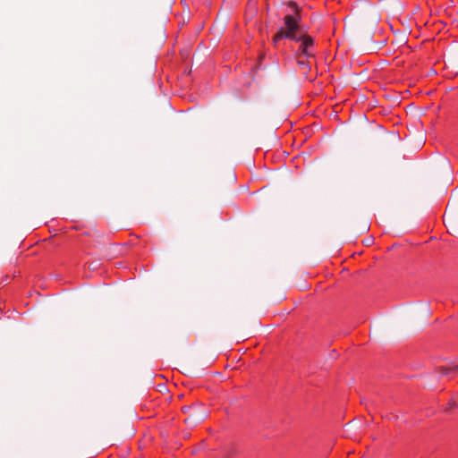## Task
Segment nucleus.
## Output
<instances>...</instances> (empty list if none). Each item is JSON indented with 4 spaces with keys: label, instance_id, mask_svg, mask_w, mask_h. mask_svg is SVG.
<instances>
[{
    "label": "nucleus",
    "instance_id": "obj_1",
    "mask_svg": "<svg viewBox=\"0 0 458 458\" xmlns=\"http://www.w3.org/2000/svg\"><path fill=\"white\" fill-rule=\"evenodd\" d=\"M288 7L291 8L294 13L284 16V27L281 28L274 36L273 43L276 45L280 39L289 38L294 41H301L304 47L309 49L313 45V38L308 36L299 24L301 20L299 7L295 2H290Z\"/></svg>",
    "mask_w": 458,
    "mask_h": 458
},
{
    "label": "nucleus",
    "instance_id": "obj_2",
    "mask_svg": "<svg viewBox=\"0 0 458 458\" xmlns=\"http://www.w3.org/2000/svg\"><path fill=\"white\" fill-rule=\"evenodd\" d=\"M377 13H368L355 20L350 21L348 30L351 35L358 40L369 41L372 39L378 22Z\"/></svg>",
    "mask_w": 458,
    "mask_h": 458
},
{
    "label": "nucleus",
    "instance_id": "obj_3",
    "mask_svg": "<svg viewBox=\"0 0 458 458\" xmlns=\"http://www.w3.org/2000/svg\"><path fill=\"white\" fill-rule=\"evenodd\" d=\"M445 226L453 233H458V216L453 212H446L444 216Z\"/></svg>",
    "mask_w": 458,
    "mask_h": 458
},
{
    "label": "nucleus",
    "instance_id": "obj_4",
    "mask_svg": "<svg viewBox=\"0 0 458 458\" xmlns=\"http://www.w3.org/2000/svg\"><path fill=\"white\" fill-rule=\"evenodd\" d=\"M207 417H208V412L206 411H203L201 412H194L191 415H190L185 420V421L188 424L194 426V425L203 421Z\"/></svg>",
    "mask_w": 458,
    "mask_h": 458
},
{
    "label": "nucleus",
    "instance_id": "obj_5",
    "mask_svg": "<svg viewBox=\"0 0 458 458\" xmlns=\"http://www.w3.org/2000/svg\"><path fill=\"white\" fill-rule=\"evenodd\" d=\"M439 372H440L441 376H449L451 374H457L458 373V366L441 367L439 369Z\"/></svg>",
    "mask_w": 458,
    "mask_h": 458
},
{
    "label": "nucleus",
    "instance_id": "obj_6",
    "mask_svg": "<svg viewBox=\"0 0 458 458\" xmlns=\"http://www.w3.org/2000/svg\"><path fill=\"white\" fill-rule=\"evenodd\" d=\"M299 51L302 54V55H308V48L304 47V45L301 43V46H300V49Z\"/></svg>",
    "mask_w": 458,
    "mask_h": 458
},
{
    "label": "nucleus",
    "instance_id": "obj_7",
    "mask_svg": "<svg viewBox=\"0 0 458 458\" xmlns=\"http://www.w3.org/2000/svg\"><path fill=\"white\" fill-rule=\"evenodd\" d=\"M297 64L301 67H304L305 66V62L304 61H298Z\"/></svg>",
    "mask_w": 458,
    "mask_h": 458
}]
</instances>
